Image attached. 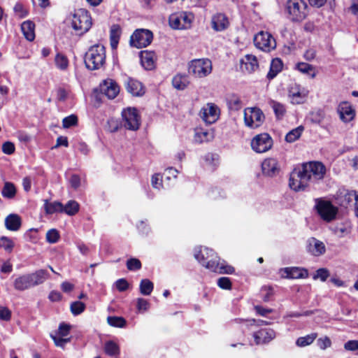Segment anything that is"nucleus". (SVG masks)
<instances>
[{"label":"nucleus","instance_id":"f257e3e1","mask_svg":"<svg viewBox=\"0 0 358 358\" xmlns=\"http://www.w3.org/2000/svg\"><path fill=\"white\" fill-rule=\"evenodd\" d=\"M194 256L203 266L213 272L232 274L235 271L233 266L226 264L224 262H220L219 257L208 248L201 246L195 248Z\"/></svg>","mask_w":358,"mask_h":358},{"label":"nucleus","instance_id":"f03ea898","mask_svg":"<svg viewBox=\"0 0 358 358\" xmlns=\"http://www.w3.org/2000/svg\"><path fill=\"white\" fill-rule=\"evenodd\" d=\"M106 60L105 47L100 44L91 46L85 56V64L90 70L99 69L103 66Z\"/></svg>","mask_w":358,"mask_h":358},{"label":"nucleus","instance_id":"7ed1b4c3","mask_svg":"<svg viewBox=\"0 0 358 358\" xmlns=\"http://www.w3.org/2000/svg\"><path fill=\"white\" fill-rule=\"evenodd\" d=\"M71 24L77 34L82 35L90 29L91 17L87 10L79 9L73 15Z\"/></svg>","mask_w":358,"mask_h":358},{"label":"nucleus","instance_id":"20e7f679","mask_svg":"<svg viewBox=\"0 0 358 358\" xmlns=\"http://www.w3.org/2000/svg\"><path fill=\"white\" fill-rule=\"evenodd\" d=\"M212 62L208 59H196L188 64L189 73L196 78H201L208 76L212 72Z\"/></svg>","mask_w":358,"mask_h":358},{"label":"nucleus","instance_id":"39448f33","mask_svg":"<svg viewBox=\"0 0 358 358\" xmlns=\"http://www.w3.org/2000/svg\"><path fill=\"white\" fill-rule=\"evenodd\" d=\"M287 10L292 21L301 22L308 14V6L303 0H288Z\"/></svg>","mask_w":358,"mask_h":358},{"label":"nucleus","instance_id":"423d86ee","mask_svg":"<svg viewBox=\"0 0 358 358\" xmlns=\"http://www.w3.org/2000/svg\"><path fill=\"white\" fill-rule=\"evenodd\" d=\"M308 182H317L324 178L326 173V167L319 162H310L301 166Z\"/></svg>","mask_w":358,"mask_h":358},{"label":"nucleus","instance_id":"0eeeda50","mask_svg":"<svg viewBox=\"0 0 358 358\" xmlns=\"http://www.w3.org/2000/svg\"><path fill=\"white\" fill-rule=\"evenodd\" d=\"M122 124L131 131H136L141 125V115L135 108L128 107L122 111Z\"/></svg>","mask_w":358,"mask_h":358},{"label":"nucleus","instance_id":"6e6552de","mask_svg":"<svg viewBox=\"0 0 358 358\" xmlns=\"http://www.w3.org/2000/svg\"><path fill=\"white\" fill-rule=\"evenodd\" d=\"M315 208L321 218L327 222L334 220L338 213L337 207L334 206L331 201L323 199H315Z\"/></svg>","mask_w":358,"mask_h":358},{"label":"nucleus","instance_id":"1a4fd4ad","mask_svg":"<svg viewBox=\"0 0 358 358\" xmlns=\"http://www.w3.org/2000/svg\"><path fill=\"white\" fill-rule=\"evenodd\" d=\"M265 119L261 109L257 107L247 108L244 110V122L245 125L251 129L260 127Z\"/></svg>","mask_w":358,"mask_h":358},{"label":"nucleus","instance_id":"9d476101","mask_svg":"<svg viewBox=\"0 0 358 358\" xmlns=\"http://www.w3.org/2000/svg\"><path fill=\"white\" fill-rule=\"evenodd\" d=\"M254 44L259 50L268 52L276 47V42L273 36L267 32L261 31L254 37Z\"/></svg>","mask_w":358,"mask_h":358},{"label":"nucleus","instance_id":"9b49d317","mask_svg":"<svg viewBox=\"0 0 358 358\" xmlns=\"http://www.w3.org/2000/svg\"><path fill=\"white\" fill-rule=\"evenodd\" d=\"M194 15L191 13L180 12L171 14L169 17V24L175 29H185L191 26Z\"/></svg>","mask_w":358,"mask_h":358},{"label":"nucleus","instance_id":"f8f14e48","mask_svg":"<svg viewBox=\"0 0 358 358\" xmlns=\"http://www.w3.org/2000/svg\"><path fill=\"white\" fill-rule=\"evenodd\" d=\"M153 35L148 29H137L131 36L130 43L137 48H143L150 45L152 41Z\"/></svg>","mask_w":358,"mask_h":358},{"label":"nucleus","instance_id":"ddd939ff","mask_svg":"<svg viewBox=\"0 0 358 358\" xmlns=\"http://www.w3.org/2000/svg\"><path fill=\"white\" fill-rule=\"evenodd\" d=\"M273 145L272 138L266 133L255 136L251 141L252 149L257 153H263L269 150Z\"/></svg>","mask_w":358,"mask_h":358},{"label":"nucleus","instance_id":"4468645a","mask_svg":"<svg viewBox=\"0 0 358 358\" xmlns=\"http://www.w3.org/2000/svg\"><path fill=\"white\" fill-rule=\"evenodd\" d=\"M308 180L301 168L295 169L290 174L289 185L294 191L304 190L308 185Z\"/></svg>","mask_w":358,"mask_h":358},{"label":"nucleus","instance_id":"2eb2a0df","mask_svg":"<svg viewBox=\"0 0 358 358\" xmlns=\"http://www.w3.org/2000/svg\"><path fill=\"white\" fill-rule=\"evenodd\" d=\"M220 108L213 103L203 106L199 113L201 118L208 124L215 123L220 117Z\"/></svg>","mask_w":358,"mask_h":358},{"label":"nucleus","instance_id":"dca6fc26","mask_svg":"<svg viewBox=\"0 0 358 358\" xmlns=\"http://www.w3.org/2000/svg\"><path fill=\"white\" fill-rule=\"evenodd\" d=\"M309 91L301 87L299 85L296 83L290 85L288 90V96L290 99L291 103L293 104H301L306 101L308 95Z\"/></svg>","mask_w":358,"mask_h":358},{"label":"nucleus","instance_id":"f3484780","mask_svg":"<svg viewBox=\"0 0 358 358\" xmlns=\"http://www.w3.org/2000/svg\"><path fill=\"white\" fill-rule=\"evenodd\" d=\"M341 206L347 208L348 206L358 205V192L343 189L340 192L338 197Z\"/></svg>","mask_w":358,"mask_h":358},{"label":"nucleus","instance_id":"a211bd4d","mask_svg":"<svg viewBox=\"0 0 358 358\" xmlns=\"http://www.w3.org/2000/svg\"><path fill=\"white\" fill-rule=\"evenodd\" d=\"M100 89L108 99H115L120 92V87L113 79H106L100 85Z\"/></svg>","mask_w":358,"mask_h":358},{"label":"nucleus","instance_id":"6ab92c4d","mask_svg":"<svg viewBox=\"0 0 358 358\" xmlns=\"http://www.w3.org/2000/svg\"><path fill=\"white\" fill-rule=\"evenodd\" d=\"M262 170L264 176L273 177L278 174L280 166L275 158H266L262 163Z\"/></svg>","mask_w":358,"mask_h":358},{"label":"nucleus","instance_id":"aec40b11","mask_svg":"<svg viewBox=\"0 0 358 358\" xmlns=\"http://www.w3.org/2000/svg\"><path fill=\"white\" fill-rule=\"evenodd\" d=\"M281 272L282 277L286 278H306L308 276V271L300 267H287L282 269Z\"/></svg>","mask_w":358,"mask_h":358},{"label":"nucleus","instance_id":"412c9836","mask_svg":"<svg viewBox=\"0 0 358 358\" xmlns=\"http://www.w3.org/2000/svg\"><path fill=\"white\" fill-rule=\"evenodd\" d=\"M253 337L257 345L270 342L275 337V332L269 328L262 329L255 332Z\"/></svg>","mask_w":358,"mask_h":358},{"label":"nucleus","instance_id":"4be33fe9","mask_svg":"<svg viewBox=\"0 0 358 358\" xmlns=\"http://www.w3.org/2000/svg\"><path fill=\"white\" fill-rule=\"evenodd\" d=\"M241 68L242 71L252 73L259 68L257 57L253 55H246L241 59Z\"/></svg>","mask_w":358,"mask_h":358},{"label":"nucleus","instance_id":"5701e85b","mask_svg":"<svg viewBox=\"0 0 358 358\" xmlns=\"http://www.w3.org/2000/svg\"><path fill=\"white\" fill-rule=\"evenodd\" d=\"M212 28L216 31L225 30L229 25L227 17L223 13H216L211 19Z\"/></svg>","mask_w":358,"mask_h":358},{"label":"nucleus","instance_id":"b1692460","mask_svg":"<svg viewBox=\"0 0 358 358\" xmlns=\"http://www.w3.org/2000/svg\"><path fill=\"white\" fill-rule=\"evenodd\" d=\"M125 87L133 96H140L145 93L142 83L131 78H128L125 81Z\"/></svg>","mask_w":358,"mask_h":358},{"label":"nucleus","instance_id":"393cba45","mask_svg":"<svg viewBox=\"0 0 358 358\" xmlns=\"http://www.w3.org/2000/svg\"><path fill=\"white\" fill-rule=\"evenodd\" d=\"M338 112L340 118L345 122L351 121L355 117V111L348 102H343L338 106Z\"/></svg>","mask_w":358,"mask_h":358},{"label":"nucleus","instance_id":"a878e982","mask_svg":"<svg viewBox=\"0 0 358 358\" xmlns=\"http://www.w3.org/2000/svg\"><path fill=\"white\" fill-rule=\"evenodd\" d=\"M21 218L17 214H10L5 219L6 228L9 231H16L21 227Z\"/></svg>","mask_w":358,"mask_h":358},{"label":"nucleus","instance_id":"bb28decb","mask_svg":"<svg viewBox=\"0 0 358 358\" xmlns=\"http://www.w3.org/2000/svg\"><path fill=\"white\" fill-rule=\"evenodd\" d=\"M13 286L15 289L19 291H24L32 287L29 274L22 275L16 278L14 280Z\"/></svg>","mask_w":358,"mask_h":358},{"label":"nucleus","instance_id":"cd10ccee","mask_svg":"<svg viewBox=\"0 0 358 358\" xmlns=\"http://www.w3.org/2000/svg\"><path fill=\"white\" fill-rule=\"evenodd\" d=\"M308 250L313 255L320 256L325 252V246L322 241L312 238L308 241Z\"/></svg>","mask_w":358,"mask_h":358},{"label":"nucleus","instance_id":"c85d7f7f","mask_svg":"<svg viewBox=\"0 0 358 358\" xmlns=\"http://www.w3.org/2000/svg\"><path fill=\"white\" fill-rule=\"evenodd\" d=\"M141 62L142 66L146 70H152L155 67V53L152 52L143 51L141 52Z\"/></svg>","mask_w":358,"mask_h":358},{"label":"nucleus","instance_id":"c756f323","mask_svg":"<svg viewBox=\"0 0 358 358\" xmlns=\"http://www.w3.org/2000/svg\"><path fill=\"white\" fill-rule=\"evenodd\" d=\"M213 138V133L203 129H196L194 134V141L199 143L208 142Z\"/></svg>","mask_w":358,"mask_h":358},{"label":"nucleus","instance_id":"7c9ffc66","mask_svg":"<svg viewBox=\"0 0 358 358\" xmlns=\"http://www.w3.org/2000/svg\"><path fill=\"white\" fill-rule=\"evenodd\" d=\"M32 287L36 286L43 283L48 278V273L46 270L40 269L36 271L35 273L29 274Z\"/></svg>","mask_w":358,"mask_h":358},{"label":"nucleus","instance_id":"2f4dec72","mask_svg":"<svg viewBox=\"0 0 358 358\" xmlns=\"http://www.w3.org/2000/svg\"><path fill=\"white\" fill-rule=\"evenodd\" d=\"M22 31L24 37L29 41L35 38V24L30 20L24 22L21 25Z\"/></svg>","mask_w":358,"mask_h":358},{"label":"nucleus","instance_id":"473e14b6","mask_svg":"<svg viewBox=\"0 0 358 358\" xmlns=\"http://www.w3.org/2000/svg\"><path fill=\"white\" fill-rule=\"evenodd\" d=\"M189 84V81L186 75L178 74L175 76L172 80V85L173 87L178 90H185Z\"/></svg>","mask_w":358,"mask_h":358},{"label":"nucleus","instance_id":"72a5a7b5","mask_svg":"<svg viewBox=\"0 0 358 358\" xmlns=\"http://www.w3.org/2000/svg\"><path fill=\"white\" fill-rule=\"evenodd\" d=\"M44 209L47 214L62 213L63 204L59 201L48 202L45 200Z\"/></svg>","mask_w":358,"mask_h":358},{"label":"nucleus","instance_id":"f704fd0d","mask_svg":"<svg viewBox=\"0 0 358 358\" xmlns=\"http://www.w3.org/2000/svg\"><path fill=\"white\" fill-rule=\"evenodd\" d=\"M282 69V62L279 58L273 59L271 64L270 70L267 74L268 79L274 78Z\"/></svg>","mask_w":358,"mask_h":358},{"label":"nucleus","instance_id":"c9c22d12","mask_svg":"<svg viewBox=\"0 0 358 358\" xmlns=\"http://www.w3.org/2000/svg\"><path fill=\"white\" fill-rule=\"evenodd\" d=\"M121 33V28L118 24H113L110 31V45L113 49L117 48Z\"/></svg>","mask_w":358,"mask_h":358},{"label":"nucleus","instance_id":"e433bc0d","mask_svg":"<svg viewBox=\"0 0 358 358\" xmlns=\"http://www.w3.org/2000/svg\"><path fill=\"white\" fill-rule=\"evenodd\" d=\"M296 69L303 74L310 76L312 78L316 76L315 68L311 64L305 62H299L296 64Z\"/></svg>","mask_w":358,"mask_h":358},{"label":"nucleus","instance_id":"4c0bfd02","mask_svg":"<svg viewBox=\"0 0 358 358\" xmlns=\"http://www.w3.org/2000/svg\"><path fill=\"white\" fill-rule=\"evenodd\" d=\"M78 210L79 204L76 201L71 200L69 201L65 206L63 205L62 213H64L68 215H74L78 212Z\"/></svg>","mask_w":358,"mask_h":358},{"label":"nucleus","instance_id":"58836bf2","mask_svg":"<svg viewBox=\"0 0 358 358\" xmlns=\"http://www.w3.org/2000/svg\"><path fill=\"white\" fill-rule=\"evenodd\" d=\"M55 63L57 68L61 71H66L69 64L67 57L62 53H57L56 55Z\"/></svg>","mask_w":358,"mask_h":358},{"label":"nucleus","instance_id":"ea45409f","mask_svg":"<svg viewBox=\"0 0 358 358\" xmlns=\"http://www.w3.org/2000/svg\"><path fill=\"white\" fill-rule=\"evenodd\" d=\"M317 334L316 333H312L305 336L299 337L296 341V345L299 347H305L310 345L316 339Z\"/></svg>","mask_w":358,"mask_h":358},{"label":"nucleus","instance_id":"a19ab883","mask_svg":"<svg viewBox=\"0 0 358 358\" xmlns=\"http://www.w3.org/2000/svg\"><path fill=\"white\" fill-rule=\"evenodd\" d=\"M154 288L153 283L148 279H143L139 285L140 292L145 296L150 295Z\"/></svg>","mask_w":358,"mask_h":358},{"label":"nucleus","instance_id":"79ce46f5","mask_svg":"<svg viewBox=\"0 0 358 358\" xmlns=\"http://www.w3.org/2000/svg\"><path fill=\"white\" fill-rule=\"evenodd\" d=\"M104 351L109 356H117L120 354V348L117 343L110 341L105 343Z\"/></svg>","mask_w":358,"mask_h":358},{"label":"nucleus","instance_id":"37998d69","mask_svg":"<svg viewBox=\"0 0 358 358\" xmlns=\"http://www.w3.org/2000/svg\"><path fill=\"white\" fill-rule=\"evenodd\" d=\"M1 193L3 197L12 199L15 196L16 189L13 183L6 182L4 184Z\"/></svg>","mask_w":358,"mask_h":358},{"label":"nucleus","instance_id":"c03bdc74","mask_svg":"<svg viewBox=\"0 0 358 358\" xmlns=\"http://www.w3.org/2000/svg\"><path fill=\"white\" fill-rule=\"evenodd\" d=\"M303 131V127L299 126L287 133L285 136V140L289 143H292L296 141L301 135Z\"/></svg>","mask_w":358,"mask_h":358},{"label":"nucleus","instance_id":"a18cd8bd","mask_svg":"<svg viewBox=\"0 0 358 358\" xmlns=\"http://www.w3.org/2000/svg\"><path fill=\"white\" fill-rule=\"evenodd\" d=\"M107 322L110 326L114 327L122 328L125 327L127 322L122 317L109 316L107 317Z\"/></svg>","mask_w":358,"mask_h":358},{"label":"nucleus","instance_id":"49530a36","mask_svg":"<svg viewBox=\"0 0 358 358\" xmlns=\"http://www.w3.org/2000/svg\"><path fill=\"white\" fill-rule=\"evenodd\" d=\"M14 247V243L13 241L6 237V236H1L0 238V248L4 249L6 252H10Z\"/></svg>","mask_w":358,"mask_h":358},{"label":"nucleus","instance_id":"de8ad7c7","mask_svg":"<svg viewBox=\"0 0 358 358\" xmlns=\"http://www.w3.org/2000/svg\"><path fill=\"white\" fill-rule=\"evenodd\" d=\"M71 311L73 315L82 313L85 309V305L81 301H75L71 304Z\"/></svg>","mask_w":358,"mask_h":358},{"label":"nucleus","instance_id":"09e8293b","mask_svg":"<svg viewBox=\"0 0 358 358\" xmlns=\"http://www.w3.org/2000/svg\"><path fill=\"white\" fill-rule=\"evenodd\" d=\"M60 238L59 231L55 229H51L46 233V241L49 243H57Z\"/></svg>","mask_w":358,"mask_h":358},{"label":"nucleus","instance_id":"8fccbe9b","mask_svg":"<svg viewBox=\"0 0 358 358\" xmlns=\"http://www.w3.org/2000/svg\"><path fill=\"white\" fill-rule=\"evenodd\" d=\"M120 126L121 123L118 120L112 117L107 122L106 129L110 133H114L118 131Z\"/></svg>","mask_w":358,"mask_h":358},{"label":"nucleus","instance_id":"3c124183","mask_svg":"<svg viewBox=\"0 0 358 358\" xmlns=\"http://www.w3.org/2000/svg\"><path fill=\"white\" fill-rule=\"evenodd\" d=\"M70 92L69 87H59L57 90V98L59 101H65L69 98Z\"/></svg>","mask_w":358,"mask_h":358},{"label":"nucleus","instance_id":"603ef678","mask_svg":"<svg viewBox=\"0 0 358 358\" xmlns=\"http://www.w3.org/2000/svg\"><path fill=\"white\" fill-rule=\"evenodd\" d=\"M78 117L75 115H71L64 117L62 120V125L64 128H69L77 124Z\"/></svg>","mask_w":358,"mask_h":358},{"label":"nucleus","instance_id":"864d4df0","mask_svg":"<svg viewBox=\"0 0 358 358\" xmlns=\"http://www.w3.org/2000/svg\"><path fill=\"white\" fill-rule=\"evenodd\" d=\"M127 267L129 271L139 270L141 268V263L138 259L131 258L127 262Z\"/></svg>","mask_w":358,"mask_h":358},{"label":"nucleus","instance_id":"5fc2aeb1","mask_svg":"<svg viewBox=\"0 0 358 358\" xmlns=\"http://www.w3.org/2000/svg\"><path fill=\"white\" fill-rule=\"evenodd\" d=\"M272 108L274 110L275 115L278 118L283 117V115L285 113V108L282 104L278 102H273L272 104Z\"/></svg>","mask_w":358,"mask_h":358},{"label":"nucleus","instance_id":"6e6d98bb","mask_svg":"<svg viewBox=\"0 0 358 358\" xmlns=\"http://www.w3.org/2000/svg\"><path fill=\"white\" fill-rule=\"evenodd\" d=\"M329 276V272L326 268H319L317 270L315 274L313 275V279H320L322 281H325Z\"/></svg>","mask_w":358,"mask_h":358},{"label":"nucleus","instance_id":"4d7b16f0","mask_svg":"<svg viewBox=\"0 0 358 358\" xmlns=\"http://www.w3.org/2000/svg\"><path fill=\"white\" fill-rule=\"evenodd\" d=\"M217 285L223 289H231V282L227 277H221L217 280Z\"/></svg>","mask_w":358,"mask_h":358},{"label":"nucleus","instance_id":"13d9d810","mask_svg":"<svg viewBox=\"0 0 358 358\" xmlns=\"http://www.w3.org/2000/svg\"><path fill=\"white\" fill-rule=\"evenodd\" d=\"M136 307L138 311H146L150 308V303L146 299L138 298Z\"/></svg>","mask_w":358,"mask_h":358},{"label":"nucleus","instance_id":"bf43d9fd","mask_svg":"<svg viewBox=\"0 0 358 358\" xmlns=\"http://www.w3.org/2000/svg\"><path fill=\"white\" fill-rule=\"evenodd\" d=\"M51 338L54 341L56 346L64 348L65 345L70 341V338H64L63 337H57L56 336L51 335Z\"/></svg>","mask_w":358,"mask_h":358},{"label":"nucleus","instance_id":"052dcab7","mask_svg":"<svg viewBox=\"0 0 358 358\" xmlns=\"http://www.w3.org/2000/svg\"><path fill=\"white\" fill-rule=\"evenodd\" d=\"M115 287L119 292H124L129 287V283L124 278H121L115 282Z\"/></svg>","mask_w":358,"mask_h":358},{"label":"nucleus","instance_id":"680f3d73","mask_svg":"<svg viewBox=\"0 0 358 358\" xmlns=\"http://www.w3.org/2000/svg\"><path fill=\"white\" fill-rule=\"evenodd\" d=\"M15 13L20 17H24L27 15V11L24 8V6L20 3H17L14 8Z\"/></svg>","mask_w":358,"mask_h":358},{"label":"nucleus","instance_id":"e2e57ef3","mask_svg":"<svg viewBox=\"0 0 358 358\" xmlns=\"http://www.w3.org/2000/svg\"><path fill=\"white\" fill-rule=\"evenodd\" d=\"M11 317V312L8 308L0 306V320L4 321L10 320Z\"/></svg>","mask_w":358,"mask_h":358},{"label":"nucleus","instance_id":"0e129e2a","mask_svg":"<svg viewBox=\"0 0 358 358\" xmlns=\"http://www.w3.org/2000/svg\"><path fill=\"white\" fill-rule=\"evenodd\" d=\"M317 345L322 350H324L329 347H330L331 342V340L328 337L320 338L317 340Z\"/></svg>","mask_w":358,"mask_h":358},{"label":"nucleus","instance_id":"69168bd1","mask_svg":"<svg viewBox=\"0 0 358 358\" xmlns=\"http://www.w3.org/2000/svg\"><path fill=\"white\" fill-rule=\"evenodd\" d=\"M344 348L349 351H358V341L352 340L346 342Z\"/></svg>","mask_w":358,"mask_h":358},{"label":"nucleus","instance_id":"338daca9","mask_svg":"<svg viewBox=\"0 0 358 358\" xmlns=\"http://www.w3.org/2000/svg\"><path fill=\"white\" fill-rule=\"evenodd\" d=\"M2 150L5 154L11 155L15 151V145L13 143L7 141L2 145Z\"/></svg>","mask_w":358,"mask_h":358},{"label":"nucleus","instance_id":"774afa93","mask_svg":"<svg viewBox=\"0 0 358 358\" xmlns=\"http://www.w3.org/2000/svg\"><path fill=\"white\" fill-rule=\"evenodd\" d=\"M70 325L66 324H60L58 329V334L64 337L69 335L70 331Z\"/></svg>","mask_w":358,"mask_h":358}]
</instances>
